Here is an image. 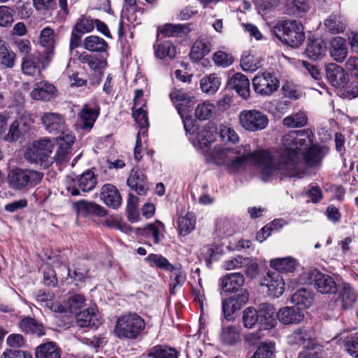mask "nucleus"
Returning a JSON list of instances; mask_svg holds the SVG:
<instances>
[{"mask_svg":"<svg viewBox=\"0 0 358 358\" xmlns=\"http://www.w3.org/2000/svg\"><path fill=\"white\" fill-rule=\"evenodd\" d=\"M314 134L306 129L291 131L282 138L284 150L281 152L279 162L275 163L269 152L266 151L251 152L250 145L236 148L215 146L211 152L213 161L217 165L225 166L230 172H236L244 167L246 162L258 164L264 177L269 176L276 170L284 171L290 177L297 173L300 155L298 150H306L313 145Z\"/></svg>","mask_w":358,"mask_h":358,"instance_id":"f257e3e1","label":"nucleus"},{"mask_svg":"<svg viewBox=\"0 0 358 358\" xmlns=\"http://www.w3.org/2000/svg\"><path fill=\"white\" fill-rule=\"evenodd\" d=\"M273 33L282 43L298 48L305 39L303 27L296 20H284L273 27Z\"/></svg>","mask_w":358,"mask_h":358,"instance_id":"f03ea898","label":"nucleus"},{"mask_svg":"<svg viewBox=\"0 0 358 358\" xmlns=\"http://www.w3.org/2000/svg\"><path fill=\"white\" fill-rule=\"evenodd\" d=\"M43 174L28 169L15 168L7 176L8 186L16 191L33 187L42 180Z\"/></svg>","mask_w":358,"mask_h":358,"instance_id":"7ed1b4c3","label":"nucleus"},{"mask_svg":"<svg viewBox=\"0 0 358 358\" xmlns=\"http://www.w3.org/2000/svg\"><path fill=\"white\" fill-rule=\"evenodd\" d=\"M145 322L136 313H129L117 320L115 333L120 338L136 339L144 330Z\"/></svg>","mask_w":358,"mask_h":358,"instance_id":"20e7f679","label":"nucleus"},{"mask_svg":"<svg viewBox=\"0 0 358 358\" xmlns=\"http://www.w3.org/2000/svg\"><path fill=\"white\" fill-rule=\"evenodd\" d=\"M53 144L47 138L36 141L28 146L24 157L28 162L49 166L52 163L50 155L52 152Z\"/></svg>","mask_w":358,"mask_h":358,"instance_id":"39448f33","label":"nucleus"},{"mask_svg":"<svg viewBox=\"0 0 358 358\" xmlns=\"http://www.w3.org/2000/svg\"><path fill=\"white\" fill-rule=\"evenodd\" d=\"M301 278L305 283L313 284L315 289L321 294H331L337 292V284L334 278L317 269L304 272Z\"/></svg>","mask_w":358,"mask_h":358,"instance_id":"423d86ee","label":"nucleus"},{"mask_svg":"<svg viewBox=\"0 0 358 358\" xmlns=\"http://www.w3.org/2000/svg\"><path fill=\"white\" fill-rule=\"evenodd\" d=\"M238 122L242 128L250 132L264 130L268 124V117L263 112L256 110H243L238 115Z\"/></svg>","mask_w":358,"mask_h":358,"instance_id":"0eeeda50","label":"nucleus"},{"mask_svg":"<svg viewBox=\"0 0 358 358\" xmlns=\"http://www.w3.org/2000/svg\"><path fill=\"white\" fill-rule=\"evenodd\" d=\"M55 31L49 27L43 29L39 35L38 43L44 50L40 53L38 62L43 69L49 66L55 57Z\"/></svg>","mask_w":358,"mask_h":358,"instance_id":"6e6552de","label":"nucleus"},{"mask_svg":"<svg viewBox=\"0 0 358 358\" xmlns=\"http://www.w3.org/2000/svg\"><path fill=\"white\" fill-rule=\"evenodd\" d=\"M254 90L262 96H270L278 90L279 80L273 73L264 71L257 73L252 79Z\"/></svg>","mask_w":358,"mask_h":358,"instance_id":"1a4fd4ad","label":"nucleus"},{"mask_svg":"<svg viewBox=\"0 0 358 358\" xmlns=\"http://www.w3.org/2000/svg\"><path fill=\"white\" fill-rule=\"evenodd\" d=\"M94 29V22L93 19L84 16L78 19L71 32L70 49L73 50L79 47L81 44L82 36L84 34L92 31Z\"/></svg>","mask_w":358,"mask_h":358,"instance_id":"9d476101","label":"nucleus"},{"mask_svg":"<svg viewBox=\"0 0 358 358\" xmlns=\"http://www.w3.org/2000/svg\"><path fill=\"white\" fill-rule=\"evenodd\" d=\"M337 291L336 302L340 308L345 310L353 308L357 299V292L352 286L349 283L343 282Z\"/></svg>","mask_w":358,"mask_h":358,"instance_id":"9b49d317","label":"nucleus"},{"mask_svg":"<svg viewBox=\"0 0 358 358\" xmlns=\"http://www.w3.org/2000/svg\"><path fill=\"white\" fill-rule=\"evenodd\" d=\"M248 299V292L244 291L241 294L224 300L222 301V311L224 317L228 320L233 319L234 314L247 303Z\"/></svg>","mask_w":358,"mask_h":358,"instance_id":"f8f14e48","label":"nucleus"},{"mask_svg":"<svg viewBox=\"0 0 358 358\" xmlns=\"http://www.w3.org/2000/svg\"><path fill=\"white\" fill-rule=\"evenodd\" d=\"M277 318L283 324H297L303 321L304 313L300 307L285 306L277 312Z\"/></svg>","mask_w":358,"mask_h":358,"instance_id":"ddd939ff","label":"nucleus"},{"mask_svg":"<svg viewBox=\"0 0 358 358\" xmlns=\"http://www.w3.org/2000/svg\"><path fill=\"white\" fill-rule=\"evenodd\" d=\"M169 97L182 117L194 103V97L182 90H173L169 94Z\"/></svg>","mask_w":358,"mask_h":358,"instance_id":"4468645a","label":"nucleus"},{"mask_svg":"<svg viewBox=\"0 0 358 358\" xmlns=\"http://www.w3.org/2000/svg\"><path fill=\"white\" fill-rule=\"evenodd\" d=\"M268 288V295L278 298L285 291V282L282 275L277 272L268 273L262 282Z\"/></svg>","mask_w":358,"mask_h":358,"instance_id":"2eb2a0df","label":"nucleus"},{"mask_svg":"<svg viewBox=\"0 0 358 358\" xmlns=\"http://www.w3.org/2000/svg\"><path fill=\"white\" fill-rule=\"evenodd\" d=\"M41 121L50 133L59 134L66 128L64 118L59 113H45L43 115Z\"/></svg>","mask_w":358,"mask_h":358,"instance_id":"dca6fc26","label":"nucleus"},{"mask_svg":"<svg viewBox=\"0 0 358 358\" xmlns=\"http://www.w3.org/2000/svg\"><path fill=\"white\" fill-rule=\"evenodd\" d=\"M326 76L333 86L339 87L348 82V74L341 66L330 64L326 69Z\"/></svg>","mask_w":358,"mask_h":358,"instance_id":"f3484780","label":"nucleus"},{"mask_svg":"<svg viewBox=\"0 0 358 358\" xmlns=\"http://www.w3.org/2000/svg\"><path fill=\"white\" fill-rule=\"evenodd\" d=\"M211 50V42L208 37H199L193 43L189 57L192 62H198L208 55Z\"/></svg>","mask_w":358,"mask_h":358,"instance_id":"a211bd4d","label":"nucleus"},{"mask_svg":"<svg viewBox=\"0 0 358 358\" xmlns=\"http://www.w3.org/2000/svg\"><path fill=\"white\" fill-rule=\"evenodd\" d=\"M228 85L231 88L235 90L244 99H247L250 96V81L243 73H235L229 80Z\"/></svg>","mask_w":358,"mask_h":358,"instance_id":"6ab92c4d","label":"nucleus"},{"mask_svg":"<svg viewBox=\"0 0 358 358\" xmlns=\"http://www.w3.org/2000/svg\"><path fill=\"white\" fill-rule=\"evenodd\" d=\"M127 183L138 195L145 194L148 189L145 175L143 172L134 169L131 170Z\"/></svg>","mask_w":358,"mask_h":358,"instance_id":"aec40b11","label":"nucleus"},{"mask_svg":"<svg viewBox=\"0 0 358 358\" xmlns=\"http://www.w3.org/2000/svg\"><path fill=\"white\" fill-rule=\"evenodd\" d=\"M55 96V86L47 81H41L36 83L31 92V96L36 100L48 101Z\"/></svg>","mask_w":358,"mask_h":358,"instance_id":"412c9836","label":"nucleus"},{"mask_svg":"<svg viewBox=\"0 0 358 358\" xmlns=\"http://www.w3.org/2000/svg\"><path fill=\"white\" fill-rule=\"evenodd\" d=\"M99 114V109L92 108L88 105L83 106L78 113L80 124L83 130L90 131Z\"/></svg>","mask_w":358,"mask_h":358,"instance_id":"4be33fe9","label":"nucleus"},{"mask_svg":"<svg viewBox=\"0 0 358 358\" xmlns=\"http://www.w3.org/2000/svg\"><path fill=\"white\" fill-rule=\"evenodd\" d=\"M101 198L106 206L113 208H117L121 204V196L116 187L111 184H106L102 187Z\"/></svg>","mask_w":358,"mask_h":358,"instance_id":"5701e85b","label":"nucleus"},{"mask_svg":"<svg viewBox=\"0 0 358 358\" xmlns=\"http://www.w3.org/2000/svg\"><path fill=\"white\" fill-rule=\"evenodd\" d=\"M327 49V43L322 39L309 38L305 52L310 59L317 60L323 58L326 55Z\"/></svg>","mask_w":358,"mask_h":358,"instance_id":"b1692460","label":"nucleus"},{"mask_svg":"<svg viewBox=\"0 0 358 358\" xmlns=\"http://www.w3.org/2000/svg\"><path fill=\"white\" fill-rule=\"evenodd\" d=\"M73 208L78 215L83 216L88 214H93L99 217L106 215V211L103 207L94 203L83 200L74 203Z\"/></svg>","mask_w":358,"mask_h":358,"instance_id":"393cba45","label":"nucleus"},{"mask_svg":"<svg viewBox=\"0 0 358 358\" xmlns=\"http://www.w3.org/2000/svg\"><path fill=\"white\" fill-rule=\"evenodd\" d=\"M245 282L243 275L240 273L227 274L221 279V288L225 292L237 291Z\"/></svg>","mask_w":358,"mask_h":358,"instance_id":"a878e982","label":"nucleus"},{"mask_svg":"<svg viewBox=\"0 0 358 358\" xmlns=\"http://www.w3.org/2000/svg\"><path fill=\"white\" fill-rule=\"evenodd\" d=\"M329 53L337 62H343L348 55L345 40L342 37H334L330 44Z\"/></svg>","mask_w":358,"mask_h":358,"instance_id":"bb28decb","label":"nucleus"},{"mask_svg":"<svg viewBox=\"0 0 358 358\" xmlns=\"http://www.w3.org/2000/svg\"><path fill=\"white\" fill-rule=\"evenodd\" d=\"M290 342L299 345H302L304 348H313L315 341L313 338V334L310 330L300 328L294 331L289 337Z\"/></svg>","mask_w":358,"mask_h":358,"instance_id":"cd10ccee","label":"nucleus"},{"mask_svg":"<svg viewBox=\"0 0 358 358\" xmlns=\"http://www.w3.org/2000/svg\"><path fill=\"white\" fill-rule=\"evenodd\" d=\"M76 322L80 327L96 328L99 324V315L94 308H87L76 313Z\"/></svg>","mask_w":358,"mask_h":358,"instance_id":"c85d7f7f","label":"nucleus"},{"mask_svg":"<svg viewBox=\"0 0 358 358\" xmlns=\"http://www.w3.org/2000/svg\"><path fill=\"white\" fill-rule=\"evenodd\" d=\"M159 31L167 37H182L189 34L192 29L189 24H166L159 27Z\"/></svg>","mask_w":358,"mask_h":358,"instance_id":"c756f323","label":"nucleus"},{"mask_svg":"<svg viewBox=\"0 0 358 358\" xmlns=\"http://www.w3.org/2000/svg\"><path fill=\"white\" fill-rule=\"evenodd\" d=\"M36 358H61L62 350L52 341L41 344L36 348Z\"/></svg>","mask_w":358,"mask_h":358,"instance_id":"7c9ffc66","label":"nucleus"},{"mask_svg":"<svg viewBox=\"0 0 358 358\" xmlns=\"http://www.w3.org/2000/svg\"><path fill=\"white\" fill-rule=\"evenodd\" d=\"M259 322L264 325L265 328L268 329L274 326V317L277 313L273 306L269 303H262L257 310Z\"/></svg>","mask_w":358,"mask_h":358,"instance_id":"2f4dec72","label":"nucleus"},{"mask_svg":"<svg viewBox=\"0 0 358 358\" xmlns=\"http://www.w3.org/2000/svg\"><path fill=\"white\" fill-rule=\"evenodd\" d=\"M83 46L85 49L90 52L101 53L106 52L108 44L103 38L98 36L91 35L84 38Z\"/></svg>","mask_w":358,"mask_h":358,"instance_id":"473e14b6","label":"nucleus"},{"mask_svg":"<svg viewBox=\"0 0 358 358\" xmlns=\"http://www.w3.org/2000/svg\"><path fill=\"white\" fill-rule=\"evenodd\" d=\"M324 155V148L318 145H313L304 154V162L310 167L320 164Z\"/></svg>","mask_w":358,"mask_h":358,"instance_id":"72a5a7b5","label":"nucleus"},{"mask_svg":"<svg viewBox=\"0 0 358 358\" xmlns=\"http://www.w3.org/2000/svg\"><path fill=\"white\" fill-rule=\"evenodd\" d=\"M313 297L312 293L306 289L302 288L292 294L291 301L296 307L301 310L309 308L313 303Z\"/></svg>","mask_w":358,"mask_h":358,"instance_id":"f704fd0d","label":"nucleus"},{"mask_svg":"<svg viewBox=\"0 0 358 358\" xmlns=\"http://www.w3.org/2000/svg\"><path fill=\"white\" fill-rule=\"evenodd\" d=\"M20 327L24 332L34 334L37 336H41L45 334L43 325L30 317L21 320Z\"/></svg>","mask_w":358,"mask_h":358,"instance_id":"c9c22d12","label":"nucleus"},{"mask_svg":"<svg viewBox=\"0 0 358 358\" xmlns=\"http://www.w3.org/2000/svg\"><path fill=\"white\" fill-rule=\"evenodd\" d=\"M155 55L159 59L169 58L173 59L176 57V48L170 41L154 45Z\"/></svg>","mask_w":358,"mask_h":358,"instance_id":"e433bc0d","label":"nucleus"},{"mask_svg":"<svg viewBox=\"0 0 358 358\" xmlns=\"http://www.w3.org/2000/svg\"><path fill=\"white\" fill-rule=\"evenodd\" d=\"M178 352L168 345H156L149 350L148 357L154 358H178Z\"/></svg>","mask_w":358,"mask_h":358,"instance_id":"4c0bfd02","label":"nucleus"},{"mask_svg":"<svg viewBox=\"0 0 358 358\" xmlns=\"http://www.w3.org/2000/svg\"><path fill=\"white\" fill-rule=\"evenodd\" d=\"M96 183V178L92 171H87L83 173L77 180L79 189L84 192L92 191L95 187Z\"/></svg>","mask_w":358,"mask_h":358,"instance_id":"58836bf2","label":"nucleus"},{"mask_svg":"<svg viewBox=\"0 0 358 358\" xmlns=\"http://www.w3.org/2000/svg\"><path fill=\"white\" fill-rule=\"evenodd\" d=\"M308 123V116L303 112L299 111L292 113L285 117L282 120V124L287 128H298L306 125Z\"/></svg>","mask_w":358,"mask_h":358,"instance_id":"ea45409f","label":"nucleus"},{"mask_svg":"<svg viewBox=\"0 0 358 358\" xmlns=\"http://www.w3.org/2000/svg\"><path fill=\"white\" fill-rule=\"evenodd\" d=\"M326 28L332 34L342 33L345 29V21L344 18L336 14L330 15L324 22Z\"/></svg>","mask_w":358,"mask_h":358,"instance_id":"a19ab883","label":"nucleus"},{"mask_svg":"<svg viewBox=\"0 0 358 358\" xmlns=\"http://www.w3.org/2000/svg\"><path fill=\"white\" fill-rule=\"evenodd\" d=\"M270 266L278 272H292L295 269L294 259L287 257L271 259Z\"/></svg>","mask_w":358,"mask_h":358,"instance_id":"79ce46f5","label":"nucleus"},{"mask_svg":"<svg viewBox=\"0 0 358 358\" xmlns=\"http://www.w3.org/2000/svg\"><path fill=\"white\" fill-rule=\"evenodd\" d=\"M220 80L216 74H210L203 77L200 82L201 90L206 94H213L220 86Z\"/></svg>","mask_w":358,"mask_h":358,"instance_id":"37998d69","label":"nucleus"},{"mask_svg":"<svg viewBox=\"0 0 358 358\" xmlns=\"http://www.w3.org/2000/svg\"><path fill=\"white\" fill-rule=\"evenodd\" d=\"M195 147L201 149L206 148L213 141V132L209 128L204 127L199 129L195 137H192Z\"/></svg>","mask_w":358,"mask_h":358,"instance_id":"c03bdc74","label":"nucleus"},{"mask_svg":"<svg viewBox=\"0 0 358 358\" xmlns=\"http://www.w3.org/2000/svg\"><path fill=\"white\" fill-rule=\"evenodd\" d=\"M145 260L151 266H155L166 271H173L174 270V266L172 265L166 258L161 255L150 254Z\"/></svg>","mask_w":358,"mask_h":358,"instance_id":"a18cd8bd","label":"nucleus"},{"mask_svg":"<svg viewBox=\"0 0 358 358\" xmlns=\"http://www.w3.org/2000/svg\"><path fill=\"white\" fill-rule=\"evenodd\" d=\"M196 223L194 215L192 213H187L185 216L181 217L178 220V229L180 234L187 235L194 229Z\"/></svg>","mask_w":358,"mask_h":358,"instance_id":"49530a36","label":"nucleus"},{"mask_svg":"<svg viewBox=\"0 0 358 358\" xmlns=\"http://www.w3.org/2000/svg\"><path fill=\"white\" fill-rule=\"evenodd\" d=\"M22 71L24 74L32 76L40 74L39 66L36 63L33 55L22 58Z\"/></svg>","mask_w":358,"mask_h":358,"instance_id":"de8ad7c7","label":"nucleus"},{"mask_svg":"<svg viewBox=\"0 0 358 358\" xmlns=\"http://www.w3.org/2000/svg\"><path fill=\"white\" fill-rule=\"evenodd\" d=\"M215 110V106L210 102H203L197 106L195 109V115L200 120L210 119Z\"/></svg>","mask_w":358,"mask_h":358,"instance_id":"09e8293b","label":"nucleus"},{"mask_svg":"<svg viewBox=\"0 0 358 358\" xmlns=\"http://www.w3.org/2000/svg\"><path fill=\"white\" fill-rule=\"evenodd\" d=\"M171 282L170 283V294H173L177 287L182 286L186 280V274L181 268L174 266L173 271H171Z\"/></svg>","mask_w":358,"mask_h":358,"instance_id":"8fccbe9b","label":"nucleus"},{"mask_svg":"<svg viewBox=\"0 0 358 358\" xmlns=\"http://www.w3.org/2000/svg\"><path fill=\"white\" fill-rule=\"evenodd\" d=\"M220 337L223 343L231 345L238 341L239 334L235 327L229 326L222 329Z\"/></svg>","mask_w":358,"mask_h":358,"instance_id":"3c124183","label":"nucleus"},{"mask_svg":"<svg viewBox=\"0 0 358 358\" xmlns=\"http://www.w3.org/2000/svg\"><path fill=\"white\" fill-rule=\"evenodd\" d=\"M164 228V225L163 223L159 221H156L154 223L148 224L145 228V231L148 236H152L153 237L154 243L157 244L161 240V236H163V235L160 234V232Z\"/></svg>","mask_w":358,"mask_h":358,"instance_id":"603ef678","label":"nucleus"},{"mask_svg":"<svg viewBox=\"0 0 358 358\" xmlns=\"http://www.w3.org/2000/svg\"><path fill=\"white\" fill-rule=\"evenodd\" d=\"M219 134L224 142L235 143L239 140V136L234 129L226 125L220 127Z\"/></svg>","mask_w":358,"mask_h":358,"instance_id":"864d4df0","label":"nucleus"},{"mask_svg":"<svg viewBox=\"0 0 358 358\" xmlns=\"http://www.w3.org/2000/svg\"><path fill=\"white\" fill-rule=\"evenodd\" d=\"M132 116L141 128L144 129L148 127V113L142 106L133 107Z\"/></svg>","mask_w":358,"mask_h":358,"instance_id":"5fc2aeb1","label":"nucleus"},{"mask_svg":"<svg viewBox=\"0 0 358 358\" xmlns=\"http://www.w3.org/2000/svg\"><path fill=\"white\" fill-rule=\"evenodd\" d=\"M243 320L245 327H253L259 321L257 310L251 307L247 308L243 312Z\"/></svg>","mask_w":358,"mask_h":358,"instance_id":"6e6d98bb","label":"nucleus"},{"mask_svg":"<svg viewBox=\"0 0 358 358\" xmlns=\"http://www.w3.org/2000/svg\"><path fill=\"white\" fill-rule=\"evenodd\" d=\"M287 6L289 14H294L295 12L304 13L309 9L308 0H287Z\"/></svg>","mask_w":358,"mask_h":358,"instance_id":"4d7b16f0","label":"nucleus"},{"mask_svg":"<svg viewBox=\"0 0 358 358\" xmlns=\"http://www.w3.org/2000/svg\"><path fill=\"white\" fill-rule=\"evenodd\" d=\"M345 350L352 357L358 358V333L348 337L344 341Z\"/></svg>","mask_w":358,"mask_h":358,"instance_id":"13d9d810","label":"nucleus"},{"mask_svg":"<svg viewBox=\"0 0 358 358\" xmlns=\"http://www.w3.org/2000/svg\"><path fill=\"white\" fill-rule=\"evenodd\" d=\"M250 262V259L248 257L243 258L241 256L231 258L224 262L223 268L225 270H233L244 267L248 265Z\"/></svg>","mask_w":358,"mask_h":358,"instance_id":"bf43d9fd","label":"nucleus"},{"mask_svg":"<svg viewBox=\"0 0 358 358\" xmlns=\"http://www.w3.org/2000/svg\"><path fill=\"white\" fill-rule=\"evenodd\" d=\"M14 6L21 19H27L32 14L31 5L29 1L15 0Z\"/></svg>","mask_w":358,"mask_h":358,"instance_id":"052dcab7","label":"nucleus"},{"mask_svg":"<svg viewBox=\"0 0 358 358\" xmlns=\"http://www.w3.org/2000/svg\"><path fill=\"white\" fill-rule=\"evenodd\" d=\"M241 66L244 71L254 72L260 67V64L253 55H248L241 58Z\"/></svg>","mask_w":358,"mask_h":358,"instance_id":"680f3d73","label":"nucleus"},{"mask_svg":"<svg viewBox=\"0 0 358 358\" xmlns=\"http://www.w3.org/2000/svg\"><path fill=\"white\" fill-rule=\"evenodd\" d=\"M14 21L13 11L9 7L6 6H0V26L8 27Z\"/></svg>","mask_w":358,"mask_h":358,"instance_id":"e2e57ef3","label":"nucleus"},{"mask_svg":"<svg viewBox=\"0 0 358 358\" xmlns=\"http://www.w3.org/2000/svg\"><path fill=\"white\" fill-rule=\"evenodd\" d=\"M213 61L218 66L227 67L233 63L234 59L230 55L218 51L213 55Z\"/></svg>","mask_w":358,"mask_h":358,"instance_id":"0e129e2a","label":"nucleus"},{"mask_svg":"<svg viewBox=\"0 0 358 358\" xmlns=\"http://www.w3.org/2000/svg\"><path fill=\"white\" fill-rule=\"evenodd\" d=\"M15 59L16 54L11 49H9L1 55L0 66L3 68L11 69L15 65Z\"/></svg>","mask_w":358,"mask_h":358,"instance_id":"69168bd1","label":"nucleus"},{"mask_svg":"<svg viewBox=\"0 0 358 358\" xmlns=\"http://www.w3.org/2000/svg\"><path fill=\"white\" fill-rule=\"evenodd\" d=\"M69 150L70 148H68V145L65 146L59 145L54 157V159L57 164H64L69 160Z\"/></svg>","mask_w":358,"mask_h":358,"instance_id":"338daca9","label":"nucleus"},{"mask_svg":"<svg viewBox=\"0 0 358 358\" xmlns=\"http://www.w3.org/2000/svg\"><path fill=\"white\" fill-rule=\"evenodd\" d=\"M1 358H32V356L26 351L8 349L3 352Z\"/></svg>","mask_w":358,"mask_h":358,"instance_id":"774afa93","label":"nucleus"}]
</instances>
